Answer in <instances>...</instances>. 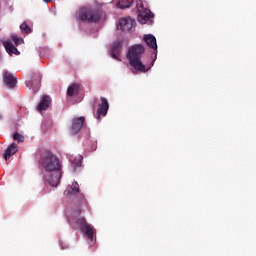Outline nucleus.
Instances as JSON below:
<instances>
[{
    "label": "nucleus",
    "mask_w": 256,
    "mask_h": 256,
    "mask_svg": "<svg viewBox=\"0 0 256 256\" xmlns=\"http://www.w3.org/2000/svg\"><path fill=\"white\" fill-rule=\"evenodd\" d=\"M43 181L50 187H57L61 181V161L53 154H47L42 159Z\"/></svg>",
    "instance_id": "nucleus-1"
},
{
    "label": "nucleus",
    "mask_w": 256,
    "mask_h": 256,
    "mask_svg": "<svg viewBox=\"0 0 256 256\" xmlns=\"http://www.w3.org/2000/svg\"><path fill=\"white\" fill-rule=\"evenodd\" d=\"M145 53V48L141 45H134L129 48L128 50V59L130 62V65L136 73H147L151 69V67H147V65L143 64V61H141V55Z\"/></svg>",
    "instance_id": "nucleus-2"
},
{
    "label": "nucleus",
    "mask_w": 256,
    "mask_h": 256,
    "mask_svg": "<svg viewBox=\"0 0 256 256\" xmlns=\"http://www.w3.org/2000/svg\"><path fill=\"white\" fill-rule=\"evenodd\" d=\"M77 17L80 21L88 23H97L101 19V10L98 5H89L80 8L77 12Z\"/></svg>",
    "instance_id": "nucleus-3"
},
{
    "label": "nucleus",
    "mask_w": 256,
    "mask_h": 256,
    "mask_svg": "<svg viewBox=\"0 0 256 256\" xmlns=\"http://www.w3.org/2000/svg\"><path fill=\"white\" fill-rule=\"evenodd\" d=\"M136 7L138 13V21L142 25H151L153 23V14L149 10V4L145 0H136Z\"/></svg>",
    "instance_id": "nucleus-4"
},
{
    "label": "nucleus",
    "mask_w": 256,
    "mask_h": 256,
    "mask_svg": "<svg viewBox=\"0 0 256 256\" xmlns=\"http://www.w3.org/2000/svg\"><path fill=\"white\" fill-rule=\"evenodd\" d=\"M137 25V23L135 22V20L127 17V18H121L118 23H117V29L118 31H131L133 29H135V26Z\"/></svg>",
    "instance_id": "nucleus-5"
},
{
    "label": "nucleus",
    "mask_w": 256,
    "mask_h": 256,
    "mask_svg": "<svg viewBox=\"0 0 256 256\" xmlns=\"http://www.w3.org/2000/svg\"><path fill=\"white\" fill-rule=\"evenodd\" d=\"M77 225L81 227V230L85 235H87L88 239L90 241H93V235H95V228L91 226L90 224H87V221H85V218H80L76 221Z\"/></svg>",
    "instance_id": "nucleus-6"
},
{
    "label": "nucleus",
    "mask_w": 256,
    "mask_h": 256,
    "mask_svg": "<svg viewBox=\"0 0 256 256\" xmlns=\"http://www.w3.org/2000/svg\"><path fill=\"white\" fill-rule=\"evenodd\" d=\"M83 123H85L84 117L74 118L70 127V133H72V135H75V133H79V131H81V128L83 127Z\"/></svg>",
    "instance_id": "nucleus-7"
},
{
    "label": "nucleus",
    "mask_w": 256,
    "mask_h": 256,
    "mask_svg": "<svg viewBox=\"0 0 256 256\" xmlns=\"http://www.w3.org/2000/svg\"><path fill=\"white\" fill-rule=\"evenodd\" d=\"M3 81L5 85H7V87H9L10 89H12V87H15V85H17V78H15L13 74L7 71L4 72Z\"/></svg>",
    "instance_id": "nucleus-8"
},
{
    "label": "nucleus",
    "mask_w": 256,
    "mask_h": 256,
    "mask_svg": "<svg viewBox=\"0 0 256 256\" xmlns=\"http://www.w3.org/2000/svg\"><path fill=\"white\" fill-rule=\"evenodd\" d=\"M17 151H19V146H17L15 143L10 144L4 153L5 161H9L11 157L17 153Z\"/></svg>",
    "instance_id": "nucleus-9"
},
{
    "label": "nucleus",
    "mask_w": 256,
    "mask_h": 256,
    "mask_svg": "<svg viewBox=\"0 0 256 256\" xmlns=\"http://www.w3.org/2000/svg\"><path fill=\"white\" fill-rule=\"evenodd\" d=\"M143 40L145 41L146 45L150 47V49H154V51H157V39L155 36L151 34H146L143 37Z\"/></svg>",
    "instance_id": "nucleus-10"
},
{
    "label": "nucleus",
    "mask_w": 256,
    "mask_h": 256,
    "mask_svg": "<svg viewBox=\"0 0 256 256\" xmlns=\"http://www.w3.org/2000/svg\"><path fill=\"white\" fill-rule=\"evenodd\" d=\"M76 193H79V183L72 182V185L68 186L64 191L66 197H73Z\"/></svg>",
    "instance_id": "nucleus-11"
},
{
    "label": "nucleus",
    "mask_w": 256,
    "mask_h": 256,
    "mask_svg": "<svg viewBox=\"0 0 256 256\" xmlns=\"http://www.w3.org/2000/svg\"><path fill=\"white\" fill-rule=\"evenodd\" d=\"M51 106V98L49 96H44L41 98L38 105V111H46Z\"/></svg>",
    "instance_id": "nucleus-12"
},
{
    "label": "nucleus",
    "mask_w": 256,
    "mask_h": 256,
    "mask_svg": "<svg viewBox=\"0 0 256 256\" xmlns=\"http://www.w3.org/2000/svg\"><path fill=\"white\" fill-rule=\"evenodd\" d=\"M107 111H109V102H107V99L102 98L98 109V115H103V117H105V115H107Z\"/></svg>",
    "instance_id": "nucleus-13"
},
{
    "label": "nucleus",
    "mask_w": 256,
    "mask_h": 256,
    "mask_svg": "<svg viewBox=\"0 0 256 256\" xmlns=\"http://www.w3.org/2000/svg\"><path fill=\"white\" fill-rule=\"evenodd\" d=\"M8 55H19V50H17L15 48V46H13V44H11V42L6 41L3 43Z\"/></svg>",
    "instance_id": "nucleus-14"
},
{
    "label": "nucleus",
    "mask_w": 256,
    "mask_h": 256,
    "mask_svg": "<svg viewBox=\"0 0 256 256\" xmlns=\"http://www.w3.org/2000/svg\"><path fill=\"white\" fill-rule=\"evenodd\" d=\"M81 161H83V156H77L71 160V168L74 173L81 167Z\"/></svg>",
    "instance_id": "nucleus-15"
},
{
    "label": "nucleus",
    "mask_w": 256,
    "mask_h": 256,
    "mask_svg": "<svg viewBox=\"0 0 256 256\" xmlns=\"http://www.w3.org/2000/svg\"><path fill=\"white\" fill-rule=\"evenodd\" d=\"M120 51H121V42L119 41L114 43V45L112 46L111 56L113 57V59L119 58Z\"/></svg>",
    "instance_id": "nucleus-16"
},
{
    "label": "nucleus",
    "mask_w": 256,
    "mask_h": 256,
    "mask_svg": "<svg viewBox=\"0 0 256 256\" xmlns=\"http://www.w3.org/2000/svg\"><path fill=\"white\" fill-rule=\"evenodd\" d=\"M79 93V84H71L67 89L68 97H73Z\"/></svg>",
    "instance_id": "nucleus-17"
},
{
    "label": "nucleus",
    "mask_w": 256,
    "mask_h": 256,
    "mask_svg": "<svg viewBox=\"0 0 256 256\" xmlns=\"http://www.w3.org/2000/svg\"><path fill=\"white\" fill-rule=\"evenodd\" d=\"M131 5H133V0H120L117 3V7H119L120 9H129Z\"/></svg>",
    "instance_id": "nucleus-18"
},
{
    "label": "nucleus",
    "mask_w": 256,
    "mask_h": 256,
    "mask_svg": "<svg viewBox=\"0 0 256 256\" xmlns=\"http://www.w3.org/2000/svg\"><path fill=\"white\" fill-rule=\"evenodd\" d=\"M13 139H14V141H17L18 143H23V141H25V137H23V135H21L17 132L13 134Z\"/></svg>",
    "instance_id": "nucleus-19"
},
{
    "label": "nucleus",
    "mask_w": 256,
    "mask_h": 256,
    "mask_svg": "<svg viewBox=\"0 0 256 256\" xmlns=\"http://www.w3.org/2000/svg\"><path fill=\"white\" fill-rule=\"evenodd\" d=\"M12 41L15 43L16 46L23 45L24 41L23 38L17 37V35L12 36Z\"/></svg>",
    "instance_id": "nucleus-20"
},
{
    "label": "nucleus",
    "mask_w": 256,
    "mask_h": 256,
    "mask_svg": "<svg viewBox=\"0 0 256 256\" xmlns=\"http://www.w3.org/2000/svg\"><path fill=\"white\" fill-rule=\"evenodd\" d=\"M20 29L22 33H31V29L27 26V23L25 22L20 25Z\"/></svg>",
    "instance_id": "nucleus-21"
},
{
    "label": "nucleus",
    "mask_w": 256,
    "mask_h": 256,
    "mask_svg": "<svg viewBox=\"0 0 256 256\" xmlns=\"http://www.w3.org/2000/svg\"><path fill=\"white\" fill-rule=\"evenodd\" d=\"M45 1V3H51V1H53V0H44Z\"/></svg>",
    "instance_id": "nucleus-22"
},
{
    "label": "nucleus",
    "mask_w": 256,
    "mask_h": 256,
    "mask_svg": "<svg viewBox=\"0 0 256 256\" xmlns=\"http://www.w3.org/2000/svg\"><path fill=\"white\" fill-rule=\"evenodd\" d=\"M147 67H150V69H151V67H153V64H150V66H147Z\"/></svg>",
    "instance_id": "nucleus-23"
}]
</instances>
